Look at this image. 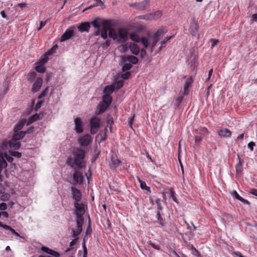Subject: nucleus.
<instances>
[{"mask_svg":"<svg viewBox=\"0 0 257 257\" xmlns=\"http://www.w3.org/2000/svg\"><path fill=\"white\" fill-rule=\"evenodd\" d=\"M85 151L81 147L75 148L72 151V154L74 158V161L77 163V168L81 169L86 167Z\"/></svg>","mask_w":257,"mask_h":257,"instance_id":"1","label":"nucleus"},{"mask_svg":"<svg viewBox=\"0 0 257 257\" xmlns=\"http://www.w3.org/2000/svg\"><path fill=\"white\" fill-rule=\"evenodd\" d=\"M75 208L74 215L76 217V221L84 222L83 215L85 213L84 204L83 202H74Z\"/></svg>","mask_w":257,"mask_h":257,"instance_id":"2","label":"nucleus"},{"mask_svg":"<svg viewBox=\"0 0 257 257\" xmlns=\"http://www.w3.org/2000/svg\"><path fill=\"white\" fill-rule=\"evenodd\" d=\"M100 118L93 116L90 120V133L92 135L96 134L100 126Z\"/></svg>","mask_w":257,"mask_h":257,"instance_id":"3","label":"nucleus"},{"mask_svg":"<svg viewBox=\"0 0 257 257\" xmlns=\"http://www.w3.org/2000/svg\"><path fill=\"white\" fill-rule=\"evenodd\" d=\"M150 3V0H144L143 2L131 4L130 6L137 10L143 11L149 7Z\"/></svg>","mask_w":257,"mask_h":257,"instance_id":"4","label":"nucleus"},{"mask_svg":"<svg viewBox=\"0 0 257 257\" xmlns=\"http://www.w3.org/2000/svg\"><path fill=\"white\" fill-rule=\"evenodd\" d=\"M118 37L119 39L117 40L118 43H123L128 39V31L124 28H120L118 30Z\"/></svg>","mask_w":257,"mask_h":257,"instance_id":"5","label":"nucleus"},{"mask_svg":"<svg viewBox=\"0 0 257 257\" xmlns=\"http://www.w3.org/2000/svg\"><path fill=\"white\" fill-rule=\"evenodd\" d=\"M93 139L89 134H86L83 136L79 137L78 143L81 147H86L92 142Z\"/></svg>","mask_w":257,"mask_h":257,"instance_id":"6","label":"nucleus"},{"mask_svg":"<svg viewBox=\"0 0 257 257\" xmlns=\"http://www.w3.org/2000/svg\"><path fill=\"white\" fill-rule=\"evenodd\" d=\"M71 191L72 198L74 200V202H78L81 200L82 193L81 191L74 186L71 187Z\"/></svg>","mask_w":257,"mask_h":257,"instance_id":"7","label":"nucleus"},{"mask_svg":"<svg viewBox=\"0 0 257 257\" xmlns=\"http://www.w3.org/2000/svg\"><path fill=\"white\" fill-rule=\"evenodd\" d=\"M127 61L129 62V63L131 64H137L139 62L138 58L133 55H128V56H122L121 57V59L120 60V63H123L124 62H126Z\"/></svg>","mask_w":257,"mask_h":257,"instance_id":"8","label":"nucleus"},{"mask_svg":"<svg viewBox=\"0 0 257 257\" xmlns=\"http://www.w3.org/2000/svg\"><path fill=\"white\" fill-rule=\"evenodd\" d=\"M73 179L74 183L73 185L79 184L80 185L83 183V176L82 173L78 170H75L73 174Z\"/></svg>","mask_w":257,"mask_h":257,"instance_id":"9","label":"nucleus"},{"mask_svg":"<svg viewBox=\"0 0 257 257\" xmlns=\"http://www.w3.org/2000/svg\"><path fill=\"white\" fill-rule=\"evenodd\" d=\"M198 28L199 25L198 23L195 20L194 18L192 20L189 28V31L190 34L193 36H199L198 34Z\"/></svg>","mask_w":257,"mask_h":257,"instance_id":"10","label":"nucleus"},{"mask_svg":"<svg viewBox=\"0 0 257 257\" xmlns=\"http://www.w3.org/2000/svg\"><path fill=\"white\" fill-rule=\"evenodd\" d=\"M44 112L42 111L39 113H36L35 114L31 115L27 120V123H26L27 125H29L34 122L41 120L43 118L44 114Z\"/></svg>","mask_w":257,"mask_h":257,"instance_id":"11","label":"nucleus"},{"mask_svg":"<svg viewBox=\"0 0 257 257\" xmlns=\"http://www.w3.org/2000/svg\"><path fill=\"white\" fill-rule=\"evenodd\" d=\"M193 83V80L192 76L187 78L184 86L183 95H187L189 94L190 92L189 88L192 86Z\"/></svg>","mask_w":257,"mask_h":257,"instance_id":"12","label":"nucleus"},{"mask_svg":"<svg viewBox=\"0 0 257 257\" xmlns=\"http://www.w3.org/2000/svg\"><path fill=\"white\" fill-rule=\"evenodd\" d=\"M75 131L78 134H81L83 132V122L81 118L76 117L74 119Z\"/></svg>","mask_w":257,"mask_h":257,"instance_id":"13","label":"nucleus"},{"mask_svg":"<svg viewBox=\"0 0 257 257\" xmlns=\"http://www.w3.org/2000/svg\"><path fill=\"white\" fill-rule=\"evenodd\" d=\"M43 83V79L41 77L37 78L32 85L31 91L33 93H36L41 89Z\"/></svg>","mask_w":257,"mask_h":257,"instance_id":"14","label":"nucleus"},{"mask_svg":"<svg viewBox=\"0 0 257 257\" xmlns=\"http://www.w3.org/2000/svg\"><path fill=\"white\" fill-rule=\"evenodd\" d=\"M77 229H72V237L76 238L81 233L82 231V226L84 224L83 222L76 221Z\"/></svg>","mask_w":257,"mask_h":257,"instance_id":"15","label":"nucleus"},{"mask_svg":"<svg viewBox=\"0 0 257 257\" xmlns=\"http://www.w3.org/2000/svg\"><path fill=\"white\" fill-rule=\"evenodd\" d=\"M73 34L74 31L72 29H67L66 31L61 36V37L60 38V41L63 42L69 39L73 36Z\"/></svg>","mask_w":257,"mask_h":257,"instance_id":"16","label":"nucleus"},{"mask_svg":"<svg viewBox=\"0 0 257 257\" xmlns=\"http://www.w3.org/2000/svg\"><path fill=\"white\" fill-rule=\"evenodd\" d=\"M218 135L220 137L230 138L231 136V132L227 128H222L217 131Z\"/></svg>","mask_w":257,"mask_h":257,"instance_id":"17","label":"nucleus"},{"mask_svg":"<svg viewBox=\"0 0 257 257\" xmlns=\"http://www.w3.org/2000/svg\"><path fill=\"white\" fill-rule=\"evenodd\" d=\"M121 163V161L119 160L117 156H112L111 158V162L109 164L111 169H115Z\"/></svg>","mask_w":257,"mask_h":257,"instance_id":"18","label":"nucleus"},{"mask_svg":"<svg viewBox=\"0 0 257 257\" xmlns=\"http://www.w3.org/2000/svg\"><path fill=\"white\" fill-rule=\"evenodd\" d=\"M109 106H107V105L103 103H100L96 107V110L95 111V114L96 115H99L103 113L104 112L106 111V110Z\"/></svg>","mask_w":257,"mask_h":257,"instance_id":"19","label":"nucleus"},{"mask_svg":"<svg viewBox=\"0 0 257 257\" xmlns=\"http://www.w3.org/2000/svg\"><path fill=\"white\" fill-rule=\"evenodd\" d=\"M237 157L238 159V163L235 166V170H236V175L239 176L240 174H241L242 173L243 171V167H242V164L244 162L243 160H241L239 158V156L238 154H237Z\"/></svg>","mask_w":257,"mask_h":257,"instance_id":"20","label":"nucleus"},{"mask_svg":"<svg viewBox=\"0 0 257 257\" xmlns=\"http://www.w3.org/2000/svg\"><path fill=\"white\" fill-rule=\"evenodd\" d=\"M91 23L90 22H83L81 23L79 26H78V29L81 32H88L90 28Z\"/></svg>","mask_w":257,"mask_h":257,"instance_id":"21","label":"nucleus"},{"mask_svg":"<svg viewBox=\"0 0 257 257\" xmlns=\"http://www.w3.org/2000/svg\"><path fill=\"white\" fill-rule=\"evenodd\" d=\"M27 120L26 118L21 119L15 125L13 131H20L23 128Z\"/></svg>","mask_w":257,"mask_h":257,"instance_id":"22","label":"nucleus"},{"mask_svg":"<svg viewBox=\"0 0 257 257\" xmlns=\"http://www.w3.org/2000/svg\"><path fill=\"white\" fill-rule=\"evenodd\" d=\"M129 48L132 54L138 55L140 51V48L138 45L135 43H131L129 45Z\"/></svg>","mask_w":257,"mask_h":257,"instance_id":"23","label":"nucleus"},{"mask_svg":"<svg viewBox=\"0 0 257 257\" xmlns=\"http://www.w3.org/2000/svg\"><path fill=\"white\" fill-rule=\"evenodd\" d=\"M112 98L110 94H104L102 96V103L109 106L112 102Z\"/></svg>","mask_w":257,"mask_h":257,"instance_id":"24","label":"nucleus"},{"mask_svg":"<svg viewBox=\"0 0 257 257\" xmlns=\"http://www.w3.org/2000/svg\"><path fill=\"white\" fill-rule=\"evenodd\" d=\"M21 147V143L20 142H14L13 141L10 140V150L12 149L16 150L19 149Z\"/></svg>","mask_w":257,"mask_h":257,"instance_id":"25","label":"nucleus"},{"mask_svg":"<svg viewBox=\"0 0 257 257\" xmlns=\"http://www.w3.org/2000/svg\"><path fill=\"white\" fill-rule=\"evenodd\" d=\"M0 226L4 228L5 229H8L10 230L13 234L17 235V236H21L20 234L17 232L14 228H13L11 226L3 224L2 222L0 221Z\"/></svg>","mask_w":257,"mask_h":257,"instance_id":"26","label":"nucleus"},{"mask_svg":"<svg viewBox=\"0 0 257 257\" xmlns=\"http://www.w3.org/2000/svg\"><path fill=\"white\" fill-rule=\"evenodd\" d=\"M14 133L12 137V140L16 142L23 138L20 131H13Z\"/></svg>","mask_w":257,"mask_h":257,"instance_id":"27","label":"nucleus"},{"mask_svg":"<svg viewBox=\"0 0 257 257\" xmlns=\"http://www.w3.org/2000/svg\"><path fill=\"white\" fill-rule=\"evenodd\" d=\"M184 96V95L182 94L176 98L174 103V108L175 109H178L180 108V105L183 101Z\"/></svg>","mask_w":257,"mask_h":257,"instance_id":"28","label":"nucleus"},{"mask_svg":"<svg viewBox=\"0 0 257 257\" xmlns=\"http://www.w3.org/2000/svg\"><path fill=\"white\" fill-rule=\"evenodd\" d=\"M156 217L157 219V222L161 226H164L165 225V221L164 219L162 217L161 211H156Z\"/></svg>","mask_w":257,"mask_h":257,"instance_id":"29","label":"nucleus"},{"mask_svg":"<svg viewBox=\"0 0 257 257\" xmlns=\"http://www.w3.org/2000/svg\"><path fill=\"white\" fill-rule=\"evenodd\" d=\"M174 35L171 36H167L165 38L164 40L161 41V46L159 47V49L157 50V53H160L163 48L165 47V44L169 41L173 37Z\"/></svg>","mask_w":257,"mask_h":257,"instance_id":"30","label":"nucleus"},{"mask_svg":"<svg viewBox=\"0 0 257 257\" xmlns=\"http://www.w3.org/2000/svg\"><path fill=\"white\" fill-rule=\"evenodd\" d=\"M115 90L114 85H107L105 87L103 92L105 94H111Z\"/></svg>","mask_w":257,"mask_h":257,"instance_id":"31","label":"nucleus"},{"mask_svg":"<svg viewBox=\"0 0 257 257\" xmlns=\"http://www.w3.org/2000/svg\"><path fill=\"white\" fill-rule=\"evenodd\" d=\"M119 65L122 66V71L123 72H126L130 70L133 67L131 63L124 62L123 63H120L119 62Z\"/></svg>","mask_w":257,"mask_h":257,"instance_id":"32","label":"nucleus"},{"mask_svg":"<svg viewBox=\"0 0 257 257\" xmlns=\"http://www.w3.org/2000/svg\"><path fill=\"white\" fill-rule=\"evenodd\" d=\"M148 243L154 249L157 250H161L160 244L156 242L155 241L149 240L148 241Z\"/></svg>","mask_w":257,"mask_h":257,"instance_id":"33","label":"nucleus"},{"mask_svg":"<svg viewBox=\"0 0 257 257\" xmlns=\"http://www.w3.org/2000/svg\"><path fill=\"white\" fill-rule=\"evenodd\" d=\"M130 38L133 41L137 43L141 41L139 36L135 32H133L130 34Z\"/></svg>","mask_w":257,"mask_h":257,"instance_id":"34","label":"nucleus"},{"mask_svg":"<svg viewBox=\"0 0 257 257\" xmlns=\"http://www.w3.org/2000/svg\"><path fill=\"white\" fill-rule=\"evenodd\" d=\"M139 181L140 183V187L142 189L147 190L149 193L151 192L150 187L147 186L145 182L141 180L140 179H139Z\"/></svg>","mask_w":257,"mask_h":257,"instance_id":"35","label":"nucleus"},{"mask_svg":"<svg viewBox=\"0 0 257 257\" xmlns=\"http://www.w3.org/2000/svg\"><path fill=\"white\" fill-rule=\"evenodd\" d=\"M169 192H170V197L171 198H172V200L174 202H175L177 204H179V202L178 199L177 198V197H176L175 192V191H174V190L173 188L171 187V188H170Z\"/></svg>","mask_w":257,"mask_h":257,"instance_id":"36","label":"nucleus"},{"mask_svg":"<svg viewBox=\"0 0 257 257\" xmlns=\"http://www.w3.org/2000/svg\"><path fill=\"white\" fill-rule=\"evenodd\" d=\"M108 36L114 40H116L118 37V34L115 32V30L112 28H110L109 31Z\"/></svg>","mask_w":257,"mask_h":257,"instance_id":"37","label":"nucleus"},{"mask_svg":"<svg viewBox=\"0 0 257 257\" xmlns=\"http://www.w3.org/2000/svg\"><path fill=\"white\" fill-rule=\"evenodd\" d=\"M164 32L162 29H159L157 30L156 32H155L153 36L152 37V38H156L159 39L160 40V37L162 36V35L163 34Z\"/></svg>","mask_w":257,"mask_h":257,"instance_id":"38","label":"nucleus"},{"mask_svg":"<svg viewBox=\"0 0 257 257\" xmlns=\"http://www.w3.org/2000/svg\"><path fill=\"white\" fill-rule=\"evenodd\" d=\"M195 132L196 134H198V133H200V134L203 136L205 137V135L208 134L209 133V131L208 129L205 127H202L199 128L198 130H196Z\"/></svg>","mask_w":257,"mask_h":257,"instance_id":"39","label":"nucleus"},{"mask_svg":"<svg viewBox=\"0 0 257 257\" xmlns=\"http://www.w3.org/2000/svg\"><path fill=\"white\" fill-rule=\"evenodd\" d=\"M74 160V158H72L71 157H69L66 160V164L72 168H73L75 165L77 166V163L75 162Z\"/></svg>","mask_w":257,"mask_h":257,"instance_id":"40","label":"nucleus"},{"mask_svg":"<svg viewBox=\"0 0 257 257\" xmlns=\"http://www.w3.org/2000/svg\"><path fill=\"white\" fill-rule=\"evenodd\" d=\"M58 46L57 44L54 45L50 49L48 50L45 53L46 55H51L56 53V50L58 49Z\"/></svg>","mask_w":257,"mask_h":257,"instance_id":"41","label":"nucleus"},{"mask_svg":"<svg viewBox=\"0 0 257 257\" xmlns=\"http://www.w3.org/2000/svg\"><path fill=\"white\" fill-rule=\"evenodd\" d=\"M203 136L200 134V133H198L195 136V143L196 145H199L202 141Z\"/></svg>","mask_w":257,"mask_h":257,"instance_id":"42","label":"nucleus"},{"mask_svg":"<svg viewBox=\"0 0 257 257\" xmlns=\"http://www.w3.org/2000/svg\"><path fill=\"white\" fill-rule=\"evenodd\" d=\"M36 71L39 73H44L46 71V67L44 65L39 64L35 68Z\"/></svg>","mask_w":257,"mask_h":257,"instance_id":"43","label":"nucleus"},{"mask_svg":"<svg viewBox=\"0 0 257 257\" xmlns=\"http://www.w3.org/2000/svg\"><path fill=\"white\" fill-rule=\"evenodd\" d=\"M101 26H103V28H107L108 30L111 27L112 24L110 20H105L101 23Z\"/></svg>","mask_w":257,"mask_h":257,"instance_id":"44","label":"nucleus"},{"mask_svg":"<svg viewBox=\"0 0 257 257\" xmlns=\"http://www.w3.org/2000/svg\"><path fill=\"white\" fill-rule=\"evenodd\" d=\"M112 85H114L115 89L118 90L123 85V81L121 80L115 81Z\"/></svg>","mask_w":257,"mask_h":257,"instance_id":"45","label":"nucleus"},{"mask_svg":"<svg viewBox=\"0 0 257 257\" xmlns=\"http://www.w3.org/2000/svg\"><path fill=\"white\" fill-rule=\"evenodd\" d=\"M49 86H47L44 90L38 95V98L39 99H41L42 98L45 97L47 94L49 90Z\"/></svg>","mask_w":257,"mask_h":257,"instance_id":"46","label":"nucleus"},{"mask_svg":"<svg viewBox=\"0 0 257 257\" xmlns=\"http://www.w3.org/2000/svg\"><path fill=\"white\" fill-rule=\"evenodd\" d=\"M9 153L12 156L20 158L22 157V153L18 151H13L12 150H9Z\"/></svg>","mask_w":257,"mask_h":257,"instance_id":"47","label":"nucleus"},{"mask_svg":"<svg viewBox=\"0 0 257 257\" xmlns=\"http://www.w3.org/2000/svg\"><path fill=\"white\" fill-rule=\"evenodd\" d=\"M37 76V73L35 71L30 72L28 74V80L30 82H32L33 80L36 78Z\"/></svg>","mask_w":257,"mask_h":257,"instance_id":"48","label":"nucleus"},{"mask_svg":"<svg viewBox=\"0 0 257 257\" xmlns=\"http://www.w3.org/2000/svg\"><path fill=\"white\" fill-rule=\"evenodd\" d=\"M107 28H102L101 29L100 35L101 38L104 39H106L107 38Z\"/></svg>","mask_w":257,"mask_h":257,"instance_id":"49","label":"nucleus"},{"mask_svg":"<svg viewBox=\"0 0 257 257\" xmlns=\"http://www.w3.org/2000/svg\"><path fill=\"white\" fill-rule=\"evenodd\" d=\"M90 23H91V24L92 25V26L94 28L98 29H100L101 26V23H100L97 20H93V21H92L91 22H90Z\"/></svg>","mask_w":257,"mask_h":257,"instance_id":"50","label":"nucleus"},{"mask_svg":"<svg viewBox=\"0 0 257 257\" xmlns=\"http://www.w3.org/2000/svg\"><path fill=\"white\" fill-rule=\"evenodd\" d=\"M140 42H141L142 43V44L145 48H147L149 47V42H148V39L146 37H142L141 39Z\"/></svg>","mask_w":257,"mask_h":257,"instance_id":"51","label":"nucleus"},{"mask_svg":"<svg viewBox=\"0 0 257 257\" xmlns=\"http://www.w3.org/2000/svg\"><path fill=\"white\" fill-rule=\"evenodd\" d=\"M155 202L157 204V211H161L163 209V207L162 206L161 204V199L158 198L156 200Z\"/></svg>","mask_w":257,"mask_h":257,"instance_id":"52","label":"nucleus"},{"mask_svg":"<svg viewBox=\"0 0 257 257\" xmlns=\"http://www.w3.org/2000/svg\"><path fill=\"white\" fill-rule=\"evenodd\" d=\"M106 119L107 124L112 125L114 123L113 118L111 114H107L106 117Z\"/></svg>","mask_w":257,"mask_h":257,"instance_id":"53","label":"nucleus"},{"mask_svg":"<svg viewBox=\"0 0 257 257\" xmlns=\"http://www.w3.org/2000/svg\"><path fill=\"white\" fill-rule=\"evenodd\" d=\"M49 60L48 55H46L45 53L43 58H41L40 59L39 63L41 65H44V64L48 62Z\"/></svg>","mask_w":257,"mask_h":257,"instance_id":"54","label":"nucleus"},{"mask_svg":"<svg viewBox=\"0 0 257 257\" xmlns=\"http://www.w3.org/2000/svg\"><path fill=\"white\" fill-rule=\"evenodd\" d=\"M11 197V195L10 194L6 193H3V195H1L0 199L1 200L4 201H6L9 200L10 198Z\"/></svg>","mask_w":257,"mask_h":257,"instance_id":"55","label":"nucleus"},{"mask_svg":"<svg viewBox=\"0 0 257 257\" xmlns=\"http://www.w3.org/2000/svg\"><path fill=\"white\" fill-rule=\"evenodd\" d=\"M8 146L10 147V141H4L1 145V148L2 150H5Z\"/></svg>","mask_w":257,"mask_h":257,"instance_id":"56","label":"nucleus"},{"mask_svg":"<svg viewBox=\"0 0 257 257\" xmlns=\"http://www.w3.org/2000/svg\"><path fill=\"white\" fill-rule=\"evenodd\" d=\"M44 102V100H41L38 101L37 103H36L35 106L34 107L35 111H37L38 110V109L41 107L42 104Z\"/></svg>","mask_w":257,"mask_h":257,"instance_id":"57","label":"nucleus"},{"mask_svg":"<svg viewBox=\"0 0 257 257\" xmlns=\"http://www.w3.org/2000/svg\"><path fill=\"white\" fill-rule=\"evenodd\" d=\"M131 75V73L130 71H126L124 73L121 74V77L124 79H128Z\"/></svg>","mask_w":257,"mask_h":257,"instance_id":"58","label":"nucleus"},{"mask_svg":"<svg viewBox=\"0 0 257 257\" xmlns=\"http://www.w3.org/2000/svg\"><path fill=\"white\" fill-rule=\"evenodd\" d=\"M41 250H42L43 251L49 254H51V252L52 251V249L48 248V247H46V246H42L41 248Z\"/></svg>","mask_w":257,"mask_h":257,"instance_id":"59","label":"nucleus"},{"mask_svg":"<svg viewBox=\"0 0 257 257\" xmlns=\"http://www.w3.org/2000/svg\"><path fill=\"white\" fill-rule=\"evenodd\" d=\"M4 155L6 160L9 162L12 163L14 161V158L12 157L13 156L10 155H9L6 152L4 153Z\"/></svg>","mask_w":257,"mask_h":257,"instance_id":"60","label":"nucleus"},{"mask_svg":"<svg viewBox=\"0 0 257 257\" xmlns=\"http://www.w3.org/2000/svg\"><path fill=\"white\" fill-rule=\"evenodd\" d=\"M110 41L109 40H107L103 44L101 45V47L103 50H106L110 46Z\"/></svg>","mask_w":257,"mask_h":257,"instance_id":"61","label":"nucleus"},{"mask_svg":"<svg viewBox=\"0 0 257 257\" xmlns=\"http://www.w3.org/2000/svg\"><path fill=\"white\" fill-rule=\"evenodd\" d=\"M82 248H83V257H87L88 251L86 246V244L84 243H82Z\"/></svg>","mask_w":257,"mask_h":257,"instance_id":"62","label":"nucleus"},{"mask_svg":"<svg viewBox=\"0 0 257 257\" xmlns=\"http://www.w3.org/2000/svg\"><path fill=\"white\" fill-rule=\"evenodd\" d=\"M53 75V73L51 72H47L46 75V83H48L50 80H51Z\"/></svg>","mask_w":257,"mask_h":257,"instance_id":"63","label":"nucleus"},{"mask_svg":"<svg viewBox=\"0 0 257 257\" xmlns=\"http://www.w3.org/2000/svg\"><path fill=\"white\" fill-rule=\"evenodd\" d=\"M231 194L232 197H233L236 199H237L238 200L241 197L235 190H233L232 192H231Z\"/></svg>","mask_w":257,"mask_h":257,"instance_id":"64","label":"nucleus"}]
</instances>
